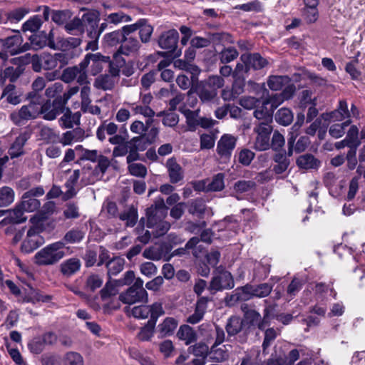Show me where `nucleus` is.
Returning <instances> with one entry per match:
<instances>
[{"label": "nucleus", "mask_w": 365, "mask_h": 365, "mask_svg": "<svg viewBox=\"0 0 365 365\" xmlns=\"http://www.w3.org/2000/svg\"><path fill=\"white\" fill-rule=\"evenodd\" d=\"M62 91L63 85L58 82L53 83L46 89V96L48 98H53V100H47L42 104L40 114L43 115V119L53 120L66 109V106L62 102L61 98L57 96Z\"/></svg>", "instance_id": "nucleus-1"}, {"label": "nucleus", "mask_w": 365, "mask_h": 365, "mask_svg": "<svg viewBox=\"0 0 365 365\" xmlns=\"http://www.w3.org/2000/svg\"><path fill=\"white\" fill-rule=\"evenodd\" d=\"M63 247L64 242H56L41 249L35 255L36 264L41 266L56 264L65 256Z\"/></svg>", "instance_id": "nucleus-2"}, {"label": "nucleus", "mask_w": 365, "mask_h": 365, "mask_svg": "<svg viewBox=\"0 0 365 365\" xmlns=\"http://www.w3.org/2000/svg\"><path fill=\"white\" fill-rule=\"evenodd\" d=\"M179 41V34L175 29H170L163 31L158 38V45L165 51L159 52L158 53L165 57L168 55L177 58L181 56L182 50L178 48Z\"/></svg>", "instance_id": "nucleus-3"}, {"label": "nucleus", "mask_w": 365, "mask_h": 365, "mask_svg": "<svg viewBox=\"0 0 365 365\" xmlns=\"http://www.w3.org/2000/svg\"><path fill=\"white\" fill-rule=\"evenodd\" d=\"M83 20L85 23L87 37L89 38L86 50L96 51L98 48V39L101 36L98 31V14L92 11L86 12L83 14Z\"/></svg>", "instance_id": "nucleus-4"}, {"label": "nucleus", "mask_w": 365, "mask_h": 365, "mask_svg": "<svg viewBox=\"0 0 365 365\" xmlns=\"http://www.w3.org/2000/svg\"><path fill=\"white\" fill-rule=\"evenodd\" d=\"M119 300L123 304H133L135 303L148 302V294L143 288V280L140 278L135 279L133 284L126 291L119 295Z\"/></svg>", "instance_id": "nucleus-5"}, {"label": "nucleus", "mask_w": 365, "mask_h": 365, "mask_svg": "<svg viewBox=\"0 0 365 365\" xmlns=\"http://www.w3.org/2000/svg\"><path fill=\"white\" fill-rule=\"evenodd\" d=\"M228 336H237V340L241 344L245 343L249 335L248 328L245 327V323L239 317H230L225 326Z\"/></svg>", "instance_id": "nucleus-6"}, {"label": "nucleus", "mask_w": 365, "mask_h": 365, "mask_svg": "<svg viewBox=\"0 0 365 365\" xmlns=\"http://www.w3.org/2000/svg\"><path fill=\"white\" fill-rule=\"evenodd\" d=\"M249 86L252 90L259 96L255 98L252 96H243L240 99V105L245 109L251 110L256 108L262 103L261 99L269 94V91L265 88L264 84H258L252 81H249Z\"/></svg>", "instance_id": "nucleus-7"}, {"label": "nucleus", "mask_w": 365, "mask_h": 365, "mask_svg": "<svg viewBox=\"0 0 365 365\" xmlns=\"http://www.w3.org/2000/svg\"><path fill=\"white\" fill-rule=\"evenodd\" d=\"M235 287V282L230 272L222 271L214 275L208 286L211 294L224 289H231Z\"/></svg>", "instance_id": "nucleus-8"}, {"label": "nucleus", "mask_w": 365, "mask_h": 365, "mask_svg": "<svg viewBox=\"0 0 365 365\" xmlns=\"http://www.w3.org/2000/svg\"><path fill=\"white\" fill-rule=\"evenodd\" d=\"M168 207L165 206L163 198L155 200L154 204L146 210V226L148 228L154 227L157 222L165 219Z\"/></svg>", "instance_id": "nucleus-9"}, {"label": "nucleus", "mask_w": 365, "mask_h": 365, "mask_svg": "<svg viewBox=\"0 0 365 365\" xmlns=\"http://www.w3.org/2000/svg\"><path fill=\"white\" fill-rule=\"evenodd\" d=\"M253 130L257 134L253 148L258 151L269 150L272 126L269 124L255 125Z\"/></svg>", "instance_id": "nucleus-10"}, {"label": "nucleus", "mask_w": 365, "mask_h": 365, "mask_svg": "<svg viewBox=\"0 0 365 365\" xmlns=\"http://www.w3.org/2000/svg\"><path fill=\"white\" fill-rule=\"evenodd\" d=\"M40 114V110L34 104L23 106L19 110L12 112L9 118L16 125H21L26 121L35 119Z\"/></svg>", "instance_id": "nucleus-11"}, {"label": "nucleus", "mask_w": 365, "mask_h": 365, "mask_svg": "<svg viewBox=\"0 0 365 365\" xmlns=\"http://www.w3.org/2000/svg\"><path fill=\"white\" fill-rule=\"evenodd\" d=\"M41 228L38 226H32L27 232L26 237L21 245V250L26 253L32 252L43 243V239L40 235Z\"/></svg>", "instance_id": "nucleus-12"}, {"label": "nucleus", "mask_w": 365, "mask_h": 365, "mask_svg": "<svg viewBox=\"0 0 365 365\" xmlns=\"http://www.w3.org/2000/svg\"><path fill=\"white\" fill-rule=\"evenodd\" d=\"M22 43L23 38L19 31L14 36L5 38H0V45H1L3 49L11 56L20 53L27 50L29 46H26V44L21 46Z\"/></svg>", "instance_id": "nucleus-13"}, {"label": "nucleus", "mask_w": 365, "mask_h": 365, "mask_svg": "<svg viewBox=\"0 0 365 365\" xmlns=\"http://www.w3.org/2000/svg\"><path fill=\"white\" fill-rule=\"evenodd\" d=\"M321 117L325 121L329 122L343 121L344 120L350 119V112L346 101H339V105L335 110L329 113H322Z\"/></svg>", "instance_id": "nucleus-14"}, {"label": "nucleus", "mask_w": 365, "mask_h": 365, "mask_svg": "<svg viewBox=\"0 0 365 365\" xmlns=\"http://www.w3.org/2000/svg\"><path fill=\"white\" fill-rule=\"evenodd\" d=\"M237 138L230 134H224L217 142L216 151L217 154L225 159H229L234 150Z\"/></svg>", "instance_id": "nucleus-15"}, {"label": "nucleus", "mask_w": 365, "mask_h": 365, "mask_svg": "<svg viewBox=\"0 0 365 365\" xmlns=\"http://www.w3.org/2000/svg\"><path fill=\"white\" fill-rule=\"evenodd\" d=\"M192 93H195L203 103H210L217 96V93L208 87L204 81H201L197 82L195 85H193L187 92V94L190 95Z\"/></svg>", "instance_id": "nucleus-16"}, {"label": "nucleus", "mask_w": 365, "mask_h": 365, "mask_svg": "<svg viewBox=\"0 0 365 365\" xmlns=\"http://www.w3.org/2000/svg\"><path fill=\"white\" fill-rule=\"evenodd\" d=\"M240 60L245 64V72H248L251 68L262 69L267 64V61L258 53H244L240 56Z\"/></svg>", "instance_id": "nucleus-17"}, {"label": "nucleus", "mask_w": 365, "mask_h": 365, "mask_svg": "<svg viewBox=\"0 0 365 365\" xmlns=\"http://www.w3.org/2000/svg\"><path fill=\"white\" fill-rule=\"evenodd\" d=\"M240 309L244 315L242 321L245 323V327L248 328V333L250 334L252 330L257 327L261 314L256 310L251 309L245 303L241 304Z\"/></svg>", "instance_id": "nucleus-18"}, {"label": "nucleus", "mask_w": 365, "mask_h": 365, "mask_svg": "<svg viewBox=\"0 0 365 365\" xmlns=\"http://www.w3.org/2000/svg\"><path fill=\"white\" fill-rule=\"evenodd\" d=\"M75 79L79 85L88 84V75L84 72H81L78 68L74 66L65 68L61 75V80L66 83H70Z\"/></svg>", "instance_id": "nucleus-19"}, {"label": "nucleus", "mask_w": 365, "mask_h": 365, "mask_svg": "<svg viewBox=\"0 0 365 365\" xmlns=\"http://www.w3.org/2000/svg\"><path fill=\"white\" fill-rule=\"evenodd\" d=\"M272 290V285L262 283L258 285L247 284L243 287V291L248 297V300L253 297L263 298L267 297Z\"/></svg>", "instance_id": "nucleus-20"}, {"label": "nucleus", "mask_w": 365, "mask_h": 365, "mask_svg": "<svg viewBox=\"0 0 365 365\" xmlns=\"http://www.w3.org/2000/svg\"><path fill=\"white\" fill-rule=\"evenodd\" d=\"M141 47L140 41L133 36H125L118 48V52L125 56H133L138 53Z\"/></svg>", "instance_id": "nucleus-21"}, {"label": "nucleus", "mask_w": 365, "mask_h": 365, "mask_svg": "<svg viewBox=\"0 0 365 365\" xmlns=\"http://www.w3.org/2000/svg\"><path fill=\"white\" fill-rule=\"evenodd\" d=\"M210 301H211V298L208 297H199L195 304L194 313L187 318L186 322L195 324L202 320L207 309V302Z\"/></svg>", "instance_id": "nucleus-22"}, {"label": "nucleus", "mask_w": 365, "mask_h": 365, "mask_svg": "<svg viewBox=\"0 0 365 365\" xmlns=\"http://www.w3.org/2000/svg\"><path fill=\"white\" fill-rule=\"evenodd\" d=\"M25 212L26 211L23 210L22 207L19 203L14 209L5 210V213H6L7 215L1 221L0 224L6 225L9 223L19 224L24 222L27 219L26 217L24 216Z\"/></svg>", "instance_id": "nucleus-23"}, {"label": "nucleus", "mask_w": 365, "mask_h": 365, "mask_svg": "<svg viewBox=\"0 0 365 365\" xmlns=\"http://www.w3.org/2000/svg\"><path fill=\"white\" fill-rule=\"evenodd\" d=\"M296 164L299 169L305 170H318L321 166V161L313 155L306 153L299 155L297 158Z\"/></svg>", "instance_id": "nucleus-24"}, {"label": "nucleus", "mask_w": 365, "mask_h": 365, "mask_svg": "<svg viewBox=\"0 0 365 365\" xmlns=\"http://www.w3.org/2000/svg\"><path fill=\"white\" fill-rule=\"evenodd\" d=\"M81 267V260L77 257H71L60 264V272L64 277H70L79 272Z\"/></svg>", "instance_id": "nucleus-25"}, {"label": "nucleus", "mask_w": 365, "mask_h": 365, "mask_svg": "<svg viewBox=\"0 0 365 365\" xmlns=\"http://www.w3.org/2000/svg\"><path fill=\"white\" fill-rule=\"evenodd\" d=\"M267 104L262 101L255 110L253 115L254 117L258 120V123L255 125L269 124L271 125L273 119V111L267 108Z\"/></svg>", "instance_id": "nucleus-26"}, {"label": "nucleus", "mask_w": 365, "mask_h": 365, "mask_svg": "<svg viewBox=\"0 0 365 365\" xmlns=\"http://www.w3.org/2000/svg\"><path fill=\"white\" fill-rule=\"evenodd\" d=\"M84 130L78 127L63 133L62 137L60 140V143L63 145H70L74 142L82 141L84 139Z\"/></svg>", "instance_id": "nucleus-27"}, {"label": "nucleus", "mask_w": 365, "mask_h": 365, "mask_svg": "<svg viewBox=\"0 0 365 365\" xmlns=\"http://www.w3.org/2000/svg\"><path fill=\"white\" fill-rule=\"evenodd\" d=\"M179 111L185 117L189 130L195 131L198 126L200 110H191L183 105L179 108Z\"/></svg>", "instance_id": "nucleus-28"}, {"label": "nucleus", "mask_w": 365, "mask_h": 365, "mask_svg": "<svg viewBox=\"0 0 365 365\" xmlns=\"http://www.w3.org/2000/svg\"><path fill=\"white\" fill-rule=\"evenodd\" d=\"M170 180L172 183H177L183 179L182 167L176 162L175 159L170 158L166 162Z\"/></svg>", "instance_id": "nucleus-29"}, {"label": "nucleus", "mask_w": 365, "mask_h": 365, "mask_svg": "<svg viewBox=\"0 0 365 365\" xmlns=\"http://www.w3.org/2000/svg\"><path fill=\"white\" fill-rule=\"evenodd\" d=\"M287 153L283 150V152H279L273 156V160L275 165L273 166V171L277 174H282L285 172L290 164Z\"/></svg>", "instance_id": "nucleus-30"}, {"label": "nucleus", "mask_w": 365, "mask_h": 365, "mask_svg": "<svg viewBox=\"0 0 365 365\" xmlns=\"http://www.w3.org/2000/svg\"><path fill=\"white\" fill-rule=\"evenodd\" d=\"M118 82L117 79L112 76L104 73L99 75L96 78L94 86L98 89L103 91H111L114 88L115 84Z\"/></svg>", "instance_id": "nucleus-31"}, {"label": "nucleus", "mask_w": 365, "mask_h": 365, "mask_svg": "<svg viewBox=\"0 0 365 365\" xmlns=\"http://www.w3.org/2000/svg\"><path fill=\"white\" fill-rule=\"evenodd\" d=\"M178 325V322L173 317H166L158 326V332L160 336L172 335Z\"/></svg>", "instance_id": "nucleus-32"}, {"label": "nucleus", "mask_w": 365, "mask_h": 365, "mask_svg": "<svg viewBox=\"0 0 365 365\" xmlns=\"http://www.w3.org/2000/svg\"><path fill=\"white\" fill-rule=\"evenodd\" d=\"M177 336L179 339L184 341L185 344L188 345L197 340L196 331L189 325H182L180 327Z\"/></svg>", "instance_id": "nucleus-33"}, {"label": "nucleus", "mask_w": 365, "mask_h": 365, "mask_svg": "<svg viewBox=\"0 0 365 365\" xmlns=\"http://www.w3.org/2000/svg\"><path fill=\"white\" fill-rule=\"evenodd\" d=\"M85 237V232L82 228L73 227L66 232L62 241L66 244H76L81 242Z\"/></svg>", "instance_id": "nucleus-34"}, {"label": "nucleus", "mask_w": 365, "mask_h": 365, "mask_svg": "<svg viewBox=\"0 0 365 365\" xmlns=\"http://www.w3.org/2000/svg\"><path fill=\"white\" fill-rule=\"evenodd\" d=\"M65 30L71 35L82 34L85 31V23L81 19L75 17L70 21H67L64 26Z\"/></svg>", "instance_id": "nucleus-35"}, {"label": "nucleus", "mask_w": 365, "mask_h": 365, "mask_svg": "<svg viewBox=\"0 0 365 365\" xmlns=\"http://www.w3.org/2000/svg\"><path fill=\"white\" fill-rule=\"evenodd\" d=\"M119 219L122 221H125L127 227H133L135 225L138 221V210L135 206L131 205L123 212L119 214Z\"/></svg>", "instance_id": "nucleus-36"}, {"label": "nucleus", "mask_w": 365, "mask_h": 365, "mask_svg": "<svg viewBox=\"0 0 365 365\" xmlns=\"http://www.w3.org/2000/svg\"><path fill=\"white\" fill-rule=\"evenodd\" d=\"M27 139L26 134L20 135L16 138L9 150L11 158H18L24 153L23 148Z\"/></svg>", "instance_id": "nucleus-37"}, {"label": "nucleus", "mask_w": 365, "mask_h": 365, "mask_svg": "<svg viewBox=\"0 0 365 365\" xmlns=\"http://www.w3.org/2000/svg\"><path fill=\"white\" fill-rule=\"evenodd\" d=\"M165 255L166 252L163 245L150 247L143 252V256L145 258L152 260H160Z\"/></svg>", "instance_id": "nucleus-38"}, {"label": "nucleus", "mask_w": 365, "mask_h": 365, "mask_svg": "<svg viewBox=\"0 0 365 365\" xmlns=\"http://www.w3.org/2000/svg\"><path fill=\"white\" fill-rule=\"evenodd\" d=\"M293 120L294 114L291 109L288 108H282L275 114V120L284 126L290 125Z\"/></svg>", "instance_id": "nucleus-39"}, {"label": "nucleus", "mask_w": 365, "mask_h": 365, "mask_svg": "<svg viewBox=\"0 0 365 365\" xmlns=\"http://www.w3.org/2000/svg\"><path fill=\"white\" fill-rule=\"evenodd\" d=\"M103 282V279L101 275L95 273L91 274L86 279L84 289L87 292H94L102 286Z\"/></svg>", "instance_id": "nucleus-40"}, {"label": "nucleus", "mask_w": 365, "mask_h": 365, "mask_svg": "<svg viewBox=\"0 0 365 365\" xmlns=\"http://www.w3.org/2000/svg\"><path fill=\"white\" fill-rule=\"evenodd\" d=\"M245 294V292L243 291V287L237 288L232 294L227 295L225 302L227 306L233 307L238 302H245L248 300V297Z\"/></svg>", "instance_id": "nucleus-41"}, {"label": "nucleus", "mask_w": 365, "mask_h": 365, "mask_svg": "<svg viewBox=\"0 0 365 365\" xmlns=\"http://www.w3.org/2000/svg\"><path fill=\"white\" fill-rule=\"evenodd\" d=\"M290 78L287 76H272L267 81V85L272 91H279L283 86L290 83Z\"/></svg>", "instance_id": "nucleus-42"}, {"label": "nucleus", "mask_w": 365, "mask_h": 365, "mask_svg": "<svg viewBox=\"0 0 365 365\" xmlns=\"http://www.w3.org/2000/svg\"><path fill=\"white\" fill-rule=\"evenodd\" d=\"M138 31L141 43H147L150 42L153 32V27L148 23L147 19H141V24Z\"/></svg>", "instance_id": "nucleus-43"}, {"label": "nucleus", "mask_w": 365, "mask_h": 365, "mask_svg": "<svg viewBox=\"0 0 365 365\" xmlns=\"http://www.w3.org/2000/svg\"><path fill=\"white\" fill-rule=\"evenodd\" d=\"M212 232L211 230L206 229L204 230L201 235L200 238L197 237H193L190 238L188 242L185 245V248L187 249H194L197 246V245L199 243V242L201 240L202 242H207V243H211Z\"/></svg>", "instance_id": "nucleus-44"}, {"label": "nucleus", "mask_w": 365, "mask_h": 365, "mask_svg": "<svg viewBox=\"0 0 365 365\" xmlns=\"http://www.w3.org/2000/svg\"><path fill=\"white\" fill-rule=\"evenodd\" d=\"M124 266V259L120 257H113L106 263L108 275H116L120 272Z\"/></svg>", "instance_id": "nucleus-45"}, {"label": "nucleus", "mask_w": 365, "mask_h": 365, "mask_svg": "<svg viewBox=\"0 0 365 365\" xmlns=\"http://www.w3.org/2000/svg\"><path fill=\"white\" fill-rule=\"evenodd\" d=\"M351 119H347L341 123H335L330 126L329 129V135L334 138H339L345 133L346 127L351 125Z\"/></svg>", "instance_id": "nucleus-46"}, {"label": "nucleus", "mask_w": 365, "mask_h": 365, "mask_svg": "<svg viewBox=\"0 0 365 365\" xmlns=\"http://www.w3.org/2000/svg\"><path fill=\"white\" fill-rule=\"evenodd\" d=\"M14 191L8 186L0 188V207H6L11 205L14 200Z\"/></svg>", "instance_id": "nucleus-47"}, {"label": "nucleus", "mask_w": 365, "mask_h": 365, "mask_svg": "<svg viewBox=\"0 0 365 365\" xmlns=\"http://www.w3.org/2000/svg\"><path fill=\"white\" fill-rule=\"evenodd\" d=\"M6 96L8 103L17 105L20 103L21 98L16 93V86L14 84H8L4 89L1 98Z\"/></svg>", "instance_id": "nucleus-48"}, {"label": "nucleus", "mask_w": 365, "mask_h": 365, "mask_svg": "<svg viewBox=\"0 0 365 365\" xmlns=\"http://www.w3.org/2000/svg\"><path fill=\"white\" fill-rule=\"evenodd\" d=\"M149 316L150 317L148 322L156 324L158 319L165 314V310L163 307V303L156 302L148 306Z\"/></svg>", "instance_id": "nucleus-49"}, {"label": "nucleus", "mask_w": 365, "mask_h": 365, "mask_svg": "<svg viewBox=\"0 0 365 365\" xmlns=\"http://www.w3.org/2000/svg\"><path fill=\"white\" fill-rule=\"evenodd\" d=\"M119 287L116 282V280H108L105 287L101 290V297L103 300L107 299L108 297L111 296H115L118 293L117 287Z\"/></svg>", "instance_id": "nucleus-50"}, {"label": "nucleus", "mask_w": 365, "mask_h": 365, "mask_svg": "<svg viewBox=\"0 0 365 365\" xmlns=\"http://www.w3.org/2000/svg\"><path fill=\"white\" fill-rule=\"evenodd\" d=\"M187 351L190 354H192L196 356L200 357V359H204V360H205L209 352V348L206 344L199 342L189 346Z\"/></svg>", "instance_id": "nucleus-51"}, {"label": "nucleus", "mask_w": 365, "mask_h": 365, "mask_svg": "<svg viewBox=\"0 0 365 365\" xmlns=\"http://www.w3.org/2000/svg\"><path fill=\"white\" fill-rule=\"evenodd\" d=\"M54 55L57 65L58 66H59L60 68H63L67 65L69 61L76 56L75 52L73 51L66 50H61V52L56 53Z\"/></svg>", "instance_id": "nucleus-52"}, {"label": "nucleus", "mask_w": 365, "mask_h": 365, "mask_svg": "<svg viewBox=\"0 0 365 365\" xmlns=\"http://www.w3.org/2000/svg\"><path fill=\"white\" fill-rule=\"evenodd\" d=\"M239 55L238 51L235 47L225 48L219 53L220 60L222 63H228L237 58Z\"/></svg>", "instance_id": "nucleus-53"}, {"label": "nucleus", "mask_w": 365, "mask_h": 365, "mask_svg": "<svg viewBox=\"0 0 365 365\" xmlns=\"http://www.w3.org/2000/svg\"><path fill=\"white\" fill-rule=\"evenodd\" d=\"M64 365H83L84 361L83 356L78 352H66L63 359Z\"/></svg>", "instance_id": "nucleus-54"}, {"label": "nucleus", "mask_w": 365, "mask_h": 365, "mask_svg": "<svg viewBox=\"0 0 365 365\" xmlns=\"http://www.w3.org/2000/svg\"><path fill=\"white\" fill-rule=\"evenodd\" d=\"M155 325V324L148 321L146 324L140 329L138 334L139 340L143 341L150 340L153 336Z\"/></svg>", "instance_id": "nucleus-55"}, {"label": "nucleus", "mask_w": 365, "mask_h": 365, "mask_svg": "<svg viewBox=\"0 0 365 365\" xmlns=\"http://www.w3.org/2000/svg\"><path fill=\"white\" fill-rule=\"evenodd\" d=\"M82 39L78 37H68L59 41L61 50L73 51L81 45Z\"/></svg>", "instance_id": "nucleus-56"}, {"label": "nucleus", "mask_w": 365, "mask_h": 365, "mask_svg": "<svg viewBox=\"0 0 365 365\" xmlns=\"http://www.w3.org/2000/svg\"><path fill=\"white\" fill-rule=\"evenodd\" d=\"M205 211V204L203 200L197 198L193 200L189 206L188 212L190 214L201 217Z\"/></svg>", "instance_id": "nucleus-57"}, {"label": "nucleus", "mask_w": 365, "mask_h": 365, "mask_svg": "<svg viewBox=\"0 0 365 365\" xmlns=\"http://www.w3.org/2000/svg\"><path fill=\"white\" fill-rule=\"evenodd\" d=\"M124 36L120 29L106 34L104 36V41L109 46H115L119 43L121 44Z\"/></svg>", "instance_id": "nucleus-58"}, {"label": "nucleus", "mask_w": 365, "mask_h": 365, "mask_svg": "<svg viewBox=\"0 0 365 365\" xmlns=\"http://www.w3.org/2000/svg\"><path fill=\"white\" fill-rule=\"evenodd\" d=\"M21 199L22 200L19 204L26 212H34L40 207L41 202L36 198H24V195L23 194Z\"/></svg>", "instance_id": "nucleus-59"}, {"label": "nucleus", "mask_w": 365, "mask_h": 365, "mask_svg": "<svg viewBox=\"0 0 365 365\" xmlns=\"http://www.w3.org/2000/svg\"><path fill=\"white\" fill-rule=\"evenodd\" d=\"M209 37L210 38V43L212 42L213 43H233L232 36L226 32L210 33Z\"/></svg>", "instance_id": "nucleus-60"}, {"label": "nucleus", "mask_w": 365, "mask_h": 365, "mask_svg": "<svg viewBox=\"0 0 365 365\" xmlns=\"http://www.w3.org/2000/svg\"><path fill=\"white\" fill-rule=\"evenodd\" d=\"M71 17V12L69 10L52 11L51 19L57 24H66L68 20Z\"/></svg>", "instance_id": "nucleus-61"}, {"label": "nucleus", "mask_w": 365, "mask_h": 365, "mask_svg": "<svg viewBox=\"0 0 365 365\" xmlns=\"http://www.w3.org/2000/svg\"><path fill=\"white\" fill-rule=\"evenodd\" d=\"M285 144L284 136L278 131L275 130L273 133L272 140L270 142V148L274 151H281Z\"/></svg>", "instance_id": "nucleus-62"}, {"label": "nucleus", "mask_w": 365, "mask_h": 365, "mask_svg": "<svg viewBox=\"0 0 365 365\" xmlns=\"http://www.w3.org/2000/svg\"><path fill=\"white\" fill-rule=\"evenodd\" d=\"M256 187V183L253 180H238L234 184V190L239 193L249 192Z\"/></svg>", "instance_id": "nucleus-63"}, {"label": "nucleus", "mask_w": 365, "mask_h": 365, "mask_svg": "<svg viewBox=\"0 0 365 365\" xmlns=\"http://www.w3.org/2000/svg\"><path fill=\"white\" fill-rule=\"evenodd\" d=\"M106 20L110 24L116 25L123 22H130L132 21V18L129 15L119 11L109 14Z\"/></svg>", "instance_id": "nucleus-64"}]
</instances>
